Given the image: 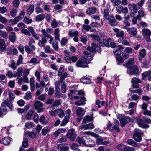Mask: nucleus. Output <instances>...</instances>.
Returning a JSON list of instances; mask_svg holds the SVG:
<instances>
[{
  "label": "nucleus",
  "instance_id": "nucleus-14",
  "mask_svg": "<svg viewBox=\"0 0 151 151\" xmlns=\"http://www.w3.org/2000/svg\"><path fill=\"white\" fill-rule=\"evenodd\" d=\"M123 28L126 29L128 33L132 35H136L137 32V29L136 28L127 27L126 26L123 27Z\"/></svg>",
  "mask_w": 151,
  "mask_h": 151
},
{
  "label": "nucleus",
  "instance_id": "nucleus-60",
  "mask_svg": "<svg viewBox=\"0 0 151 151\" xmlns=\"http://www.w3.org/2000/svg\"><path fill=\"white\" fill-rule=\"evenodd\" d=\"M139 98V96L135 94L132 95L131 96V97L129 98V99L130 101L133 100L136 101Z\"/></svg>",
  "mask_w": 151,
  "mask_h": 151
},
{
  "label": "nucleus",
  "instance_id": "nucleus-49",
  "mask_svg": "<svg viewBox=\"0 0 151 151\" xmlns=\"http://www.w3.org/2000/svg\"><path fill=\"white\" fill-rule=\"evenodd\" d=\"M8 35V34L5 31L0 30V36L3 38H6Z\"/></svg>",
  "mask_w": 151,
  "mask_h": 151
},
{
  "label": "nucleus",
  "instance_id": "nucleus-39",
  "mask_svg": "<svg viewBox=\"0 0 151 151\" xmlns=\"http://www.w3.org/2000/svg\"><path fill=\"white\" fill-rule=\"evenodd\" d=\"M71 57L72 56H71L70 54H66L64 57L66 63H71Z\"/></svg>",
  "mask_w": 151,
  "mask_h": 151
},
{
  "label": "nucleus",
  "instance_id": "nucleus-25",
  "mask_svg": "<svg viewBox=\"0 0 151 151\" xmlns=\"http://www.w3.org/2000/svg\"><path fill=\"white\" fill-rule=\"evenodd\" d=\"M86 99L85 97L81 98L80 100H77L75 102V104L77 106H83L85 104Z\"/></svg>",
  "mask_w": 151,
  "mask_h": 151
},
{
  "label": "nucleus",
  "instance_id": "nucleus-48",
  "mask_svg": "<svg viewBox=\"0 0 151 151\" xmlns=\"http://www.w3.org/2000/svg\"><path fill=\"white\" fill-rule=\"evenodd\" d=\"M17 76H18L17 78L21 76L22 74V67H19L17 70Z\"/></svg>",
  "mask_w": 151,
  "mask_h": 151
},
{
  "label": "nucleus",
  "instance_id": "nucleus-12",
  "mask_svg": "<svg viewBox=\"0 0 151 151\" xmlns=\"http://www.w3.org/2000/svg\"><path fill=\"white\" fill-rule=\"evenodd\" d=\"M142 35L145 39L147 42H149L150 40V36L151 35V32L147 28H144L142 30Z\"/></svg>",
  "mask_w": 151,
  "mask_h": 151
},
{
  "label": "nucleus",
  "instance_id": "nucleus-7",
  "mask_svg": "<svg viewBox=\"0 0 151 151\" xmlns=\"http://www.w3.org/2000/svg\"><path fill=\"white\" fill-rule=\"evenodd\" d=\"M68 75L67 73H64L60 78L59 80L57 81L55 83V87L56 89L58 90L60 89V84L63 83V81L67 77Z\"/></svg>",
  "mask_w": 151,
  "mask_h": 151
},
{
  "label": "nucleus",
  "instance_id": "nucleus-35",
  "mask_svg": "<svg viewBox=\"0 0 151 151\" xmlns=\"http://www.w3.org/2000/svg\"><path fill=\"white\" fill-rule=\"evenodd\" d=\"M59 32L60 30L59 28H57L55 30L54 33L55 40L59 41H60V34H59Z\"/></svg>",
  "mask_w": 151,
  "mask_h": 151
},
{
  "label": "nucleus",
  "instance_id": "nucleus-24",
  "mask_svg": "<svg viewBox=\"0 0 151 151\" xmlns=\"http://www.w3.org/2000/svg\"><path fill=\"white\" fill-rule=\"evenodd\" d=\"M127 143L130 145L134 147H137L138 148L140 147L138 144L131 139H129L127 140Z\"/></svg>",
  "mask_w": 151,
  "mask_h": 151
},
{
  "label": "nucleus",
  "instance_id": "nucleus-20",
  "mask_svg": "<svg viewBox=\"0 0 151 151\" xmlns=\"http://www.w3.org/2000/svg\"><path fill=\"white\" fill-rule=\"evenodd\" d=\"M57 148L60 150V151H67L69 149L68 146L64 145L63 144L58 145L57 146Z\"/></svg>",
  "mask_w": 151,
  "mask_h": 151
},
{
  "label": "nucleus",
  "instance_id": "nucleus-32",
  "mask_svg": "<svg viewBox=\"0 0 151 151\" xmlns=\"http://www.w3.org/2000/svg\"><path fill=\"white\" fill-rule=\"evenodd\" d=\"M6 75L8 78H10L13 77H17V72L16 71L12 73V71L9 70L7 72Z\"/></svg>",
  "mask_w": 151,
  "mask_h": 151
},
{
  "label": "nucleus",
  "instance_id": "nucleus-3",
  "mask_svg": "<svg viewBox=\"0 0 151 151\" xmlns=\"http://www.w3.org/2000/svg\"><path fill=\"white\" fill-rule=\"evenodd\" d=\"M25 14V12L24 10L22 11L19 16L14 18L13 19H10L9 22L11 23V25L16 24L18 22L21 20L24 17Z\"/></svg>",
  "mask_w": 151,
  "mask_h": 151
},
{
  "label": "nucleus",
  "instance_id": "nucleus-28",
  "mask_svg": "<svg viewBox=\"0 0 151 151\" xmlns=\"http://www.w3.org/2000/svg\"><path fill=\"white\" fill-rule=\"evenodd\" d=\"M118 42L120 43H122L123 45H126L130 46V45L128 41L124 39L123 38H120L118 39Z\"/></svg>",
  "mask_w": 151,
  "mask_h": 151
},
{
  "label": "nucleus",
  "instance_id": "nucleus-22",
  "mask_svg": "<svg viewBox=\"0 0 151 151\" xmlns=\"http://www.w3.org/2000/svg\"><path fill=\"white\" fill-rule=\"evenodd\" d=\"M91 48H88L87 51L88 52H89V53L91 54L92 55V54H93L95 51L96 47L97 46H96V44L94 43H92L91 44Z\"/></svg>",
  "mask_w": 151,
  "mask_h": 151
},
{
  "label": "nucleus",
  "instance_id": "nucleus-16",
  "mask_svg": "<svg viewBox=\"0 0 151 151\" xmlns=\"http://www.w3.org/2000/svg\"><path fill=\"white\" fill-rule=\"evenodd\" d=\"M147 76L148 79L149 81H151V69L147 71L144 72L142 74V79L143 80H145Z\"/></svg>",
  "mask_w": 151,
  "mask_h": 151
},
{
  "label": "nucleus",
  "instance_id": "nucleus-10",
  "mask_svg": "<svg viewBox=\"0 0 151 151\" xmlns=\"http://www.w3.org/2000/svg\"><path fill=\"white\" fill-rule=\"evenodd\" d=\"M139 71L138 67L135 65L130 66L127 71V73L129 75H133L137 74Z\"/></svg>",
  "mask_w": 151,
  "mask_h": 151
},
{
  "label": "nucleus",
  "instance_id": "nucleus-41",
  "mask_svg": "<svg viewBox=\"0 0 151 151\" xmlns=\"http://www.w3.org/2000/svg\"><path fill=\"white\" fill-rule=\"evenodd\" d=\"M9 39L12 42H14L16 39V35L15 33L12 32L10 33L9 36Z\"/></svg>",
  "mask_w": 151,
  "mask_h": 151
},
{
  "label": "nucleus",
  "instance_id": "nucleus-44",
  "mask_svg": "<svg viewBox=\"0 0 151 151\" xmlns=\"http://www.w3.org/2000/svg\"><path fill=\"white\" fill-rule=\"evenodd\" d=\"M24 134L26 136L32 138H35L36 136L35 134L33 132H27Z\"/></svg>",
  "mask_w": 151,
  "mask_h": 151
},
{
  "label": "nucleus",
  "instance_id": "nucleus-17",
  "mask_svg": "<svg viewBox=\"0 0 151 151\" xmlns=\"http://www.w3.org/2000/svg\"><path fill=\"white\" fill-rule=\"evenodd\" d=\"M107 20L108 21L109 24L111 26H115L117 24L116 21L114 17L112 16H110L109 18Z\"/></svg>",
  "mask_w": 151,
  "mask_h": 151
},
{
  "label": "nucleus",
  "instance_id": "nucleus-50",
  "mask_svg": "<svg viewBox=\"0 0 151 151\" xmlns=\"http://www.w3.org/2000/svg\"><path fill=\"white\" fill-rule=\"evenodd\" d=\"M44 49L45 52L47 53H52V49L50 48V47L49 45H47L44 47Z\"/></svg>",
  "mask_w": 151,
  "mask_h": 151
},
{
  "label": "nucleus",
  "instance_id": "nucleus-57",
  "mask_svg": "<svg viewBox=\"0 0 151 151\" xmlns=\"http://www.w3.org/2000/svg\"><path fill=\"white\" fill-rule=\"evenodd\" d=\"M116 56V60L119 63H122L124 62V60L122 58L120 55L117 54L115 55Z\"/></svg>",
  "mask_w": 151,
  "mask_h": 151
},
{
  "label": "nucleus",
  "instance_id": "nucleus-34",
  "mask_svg": "<svg viewBox=\"0 0 151 151\" xmlns=\"http://www.w3.org/2000/svg\"><path fill=\"white\" fill-rule=\"evenodd\" d=\"M81 82L83 84H88L90 83L91 81L87 77L84 76L81 78Z\"/></svg>",
  "mask_w": 151,
  "mask_h": 151
},
{
  "label": "nucleus",
  "instance_id": "nucleus-26",
  "mask_svg": "<svg viewBox=\"0 0 151 151\" xmlns=\"http://www.w3.org/2000/svg\"><path fill=\"white\" fill-rule=\"evenodd\" d=\"M124 49L123 46L121 45H119L117 47L116 50H114L113 52L114 55L117 54L120 55L121 53V50Z\"/></svg>",
  "mask_w": 151,
  "mask_h": 151
},
{
  "label": "nucleus",
  "instance_id": "nucleus-6",
  "mask_svg": "<svg viewBox=\"0 0 151 151\" xmlns=\"http://www.w3.org/2000/svg\"><path fill=\"white\" fill-rule=\"evenodd\" d=\"M142 131L138 129H135L133 136L134 140L137 142H140L142 140Z\"/></svg>",
  "mask_w": 151,
  "mask_h": 151
},
{
  "label": "nucleus",
  "instance_id": "nucleus-43",
  "mask_svg": "<svg viewBox=\"0 0 151 151\" xmlns=\"http://www.w3.org/2000/svg\"><path fill=\"white\" fill-rule=\"evenodd\" d=\"M93 120V118L92 117L87 115L84 118L83 122V123H86L88 122L92 121Z\"/></svg>",
  "mask_w": 151,
  "mask_h": 151
},
{
  "label": "nucleus",
  "instance_id": "nucleus-21",
  "mask_svg": "<svg viewBox=\"0 0 151 151\" xmlns=\"http://www.w3.org/2000/svg\"><path fill=\"white\" fill-rule=\"evenodd\" d=\"M85 111L81 107H78L77 108L76 110V115L78 116H81L84 115Z\"/></svg>",
  "mask_w": 151,
  "mask_h": 151
},
{
  "label": "nucleus",
  "instance_id": "nucleus-55",
  "mask_svg": "<svg viewBox=\"0 0 151 151\" xmlns=\"http://www.w3.org/2000/svg\"><path fill=\"white\" fill-rule=\"evenodd\" d=\"M28 145V140L27 138H24L22 143V146L24 148L27 147Z\"/></svg>",
  "mask_w": 151,
  "mask_h": 151
},
{
  "label": "nucleus",
  "instance_id": "nucleus-30",
  "mask_svg": "<svg viewBox=\"0 0 151 151\" xmlns=\"http://www.w3.org/2000/svg\"><path fill=\"white\" fill-rule=\"evenodd\" d=\"M51 127L49 126H47L43 128L42 129V133L43 136L46 135L50 131Z\"/></svg>",
  "mask_w": 151,
  "mask_h": 151
},
{
  "label": "nucleus",
  "instance_id": "nucleus-42",
  "mask_svg": "<svg viewBox=\"0 0 151 151\" xmlns=\"http://www.w3.org/2000/svg\"><path fill=\"white\" fill-rule=\"evenodd\" d=\"M138 15H137V18L138 20L140 21L141 20V18L144 16V12L142 10H140L138 12Z\"/></svg>",
  "mask_w": 151,
  "mask_h": 151
},
{
  "label": "nucleus",
  "instance_id": "nucleus-53",
  "mask_svg": "<svg viewBox=\"0 0 151 151\" xmlns=\"http://www.w3.org/2000/svg\"><path fill=\"white\" fill-rule=\"evenodd\" d=\"M34 10V6L33 5H31L28 8L27 12L29 15H31L33 12Z\"/></svg>",
  "mask_w": 151,
  "mask_h": 151
},
{
  "label": "nucleus",
  "instance_id": "nucleus-37",
  "mask_svg": "<svg viewBox=\"0 0 151 151\" xmlns=\"http://www.w3.org/2000/svg\"><path fill=\"white\" fill-rule=\"evenodd\" d=\"M34 113V111L30 109L28 111L26 115V118L27 120H30L32 119V117Z\"/></svg>",
  "mask_w": 151,
  "mask_h": 151
},
{
  "label": "nucleus",
  "instance_id": "nucleus-64",
  "mask_svg": "<svg viewBox=\"0 0 151 151\" xmlns=\"http://www.w3.org/2000/svg\"><path fill=\"white\" fill-rule=\"evenodd\" d=\"M21 31L22 33L25 35H27L28 36H30L31 35V33L27 29H22Z\"/></svg>",
  "mask_w": 151,
  "mask_h": 151
},
{
  "label": "nucleus",
  "instance_id": "nucleus-33",
  "mask_svg": "<svg viewBox=\"0 0 151 151\" xmlns=\"http://www.w3.org/2000/svg\"><path fill=\"white\" fill-rule=\"evenodd\" d=\"M146 52L145 50L144 49H142L139 53V56L138 58L140 61H141L142 59L144 58L146 55Z\"/></svg>",
  "mask_w": 151,
  "mask_h": 151
},
{
  "label": "nucleus",
  "instance_id": "nucleus-46",
  "mask_svg": "<svg viewBox=\"0 0 151 151\" xmlns=\"http://www.w3.org/2000/svg\"><path fill=\"white\" fill-rule=\"evenodd\" d=\"M105 104V102L104 101L100 102L99 100H97L96 101V104L98 106L99 108H101L102 106H104Z\"/></svg>",
  "mask_w": 151,
  "mask_h": 151
},
{
  "label": "nucleus",
  "instance_id": "nucleus-58",
  "mask_svg": "<svg viewBox=\"0 0 151 151\" xmlns=\"http://www.w3.org/2000/svg\"><path fill=\"white\" fill-rule=\"evenodd\" d=\"M17 9H12L10 11V14L11 16L13 17H14L16 15V13L17 12Z\"/></svg>",
  "mask_w": 151,
  "mask_h": 151
},
{
  "label": "nucleus",
  "instance_id": "nucleus-13",
  "mask_svg": "<svg viewBox=\"0 0 151 151\" xmlns=\"http://www.w3.org/2000/svg\"><path fill=\"white\" fill-rule=\"evenodd\" d=\"M117 118L120 120V125L122 127H124L128 122L127 121L126 119L125 118V115L124 114H119Z\"/></svg>",
  "mask_w": 151,
  "mask_h": 151
},
{
  "label": "nucleus",
  "instance_id": "nucleus-40",
  "mask_svg": "<svg viewBox=\"0 0 151 151\" xmlns=\"http://www.w3.org/2000/svg\"><path fill=\"white\" fill-rule=\"evenodd\" d=\"M12 140V138L8 137H5L3 140V143L5 145H8Z\"/></svg>",
  "mask_w": 151,
  "mask_h": 151
},
{
  "label": "nucleus",
  "instance_id": "nucleus-56",
  "mask_svg": "<svg viewBox=\"0 0 151 151\" xmlns=\"http://www.w3.org/2000/svg\"><path fill=\"white\" fill-rule=\"evenodd\" d=\"M50 112L51 116H54L56 114L57 111L54 110L53 106H52L50 109Z\"/></svg>",
  "mask_w": 151,
  "mask_h": 151
},
{
  "label": "nucleus",
  "instance_id": "nucleus-51",
  "mask_svg": "<svg viewBox=\"0 0 151 151\" xmlns=\"http://www.w3.org/2000/svg\"><path fill=\"white\" fill-rule=\"evenodd\" d=\"M108 10L106 9H104V17L106 19H107L110 17L109 16Z\"/></svg>",
  "mask_w": 151,
  "mask_h": 151
},
{
  "label": "nucleus",
  "instance_id": "nucleus-45",
  "mask_svg": "<svg viewBox=\"0 0 151 151\" xmlns=\"http://www.w3.org/2000/svg\"><path fill=\"white\" fill-rule=\"evenodd\" d=\"M25 127L28 129L32 128L34 127V124L30 122H27L25 123Z\"/></svg>",
  "mask_w": 151,
  "mask_h": 151
},
{
  "label": "nucleus",
  "instance_id": "nucleus-23",
  "mask_svg": "<svg viewBox=\"0 0 151 151\" xmlns=\"http://www.w3.org/2000/svg\"><path fill=\"white\" fill-rule=\"evenodd\" d=\"M97 10V9L95 7L89 8L88 9L86 12L88 14L91 15L95 14Z\"/></svg>",
  "mask_w": 151,
  "mask_h": 151
},
{
  "label": "nucleus",
  "instance_id": "nucleus-59",
  "mask_svg": "<svg viewBox=\"0 0 151 151\" xmlns=\"http://www.w3.org/2000/svg\"><path fill=\"white\" fill-rule=\"evenodd\" d=\"M68 41V40L66 38L64 37L61 39L60 43L62 46H64L67 43Z\"/></svg>",
  "mask_w": 151,
  "mask_h": 151
},
{
  "label": "nucleus",
  "instance_id": "nucleus-4",
  "mask_svg": "<svg viewBox=\"0 0 151 151\" xmlns=\"http://www.w3.org/2000/svg\"><path fill=\"white\" fill-rule=\"evenodd\" d=\"M5 106L8 107L10 109L12 108V105L11 102L8 100L5 101L2 104V106L0 109V111L2 112V114H6L7 112V111Z\"/></svg>",
  "mask_w": 151,
  "mask_h": 151
},
{
  "label": "nucleus",
  "instance_id": "nucleus-29",
  "mask_svg": "<svg viewBox=\"0 0 151 151\" xmlns=\"http://www.w3.org/2000/svg\"><path fill=\"white\" fill-rule=\"evenodd\" d=\"M39 121L42 124L45 125L47 124L48 123V121L46 120L45 116L43 115H42L40 116Z\"/></svg>",
  "mask_w": 151,
  "mask_h": 151
},
{
  "label": "nucleus",
  "instance_id": "nucleus-15",
  "mask_svg": "<svg viewBox=\"0 0 151 151\" xmlns=\"http://www.w3.org/2000/svg\"><path fill=\"white\" fill-rule=\"evenodd\" d=\"M141 82L140 79L136 77L133 78L131 80V83L132 84L133 87L134 88H138L139 86L138 84Z\"/></svg>",
  "mask_w": 151,
  "mask_h": 151
},
{
  "label": "nucleus",
  "instance_id": "nucleus-5",
  "mask_svg": "<svg viewBox=\"0 0 151 151\" xmlns=\"http://www.w3.org/2000/svg\"><path fill=\"white\" fill-rule=\"evenodd\" d=\"M106 126L107 130L110 132L115 131L117 132H119L120 131L119 127H117V126L114 124H111L109 121H108Z\"/></svg>",
  "mask_w": 151,
  "mask_h": 151
},
{
  "label": "nucleus",
  "instance_id": "nucleus-31",
  "mask_svg": "<svg viewBox=\"0 0 151 151\" xmlns=\"http://www.w3.org/2000/svg\"><path fill=\"white\" fill-rule=\"evenodd\" d=\"M112 41V39L110 38H104L103 40V43L105 46L109 47H110V43Z\"/></svg>",
  "mask_w": 151,
  "mask_h": 151
},
{
  "label": "nucleus",
  "instance_id": "nucleus-38",
  "mask_svg": "<svg viewBox=\"0 0 151 151\" xmlns=\"http://www.w3.org/2000/svg\"><path fill=\"white\" fill-rule=\"evenodd\" d=\"M78 34V32L77 31L72 30L69 31L68 35L70 37H73L77 36Z\"/></svg>",
  "mask_w": 151,
  "mask_h": 151
},
{
  "label": "nucleus",
  "instance_id": "nucleus-62",
  "mask_svg": "<svg viewBox=\"0 0 151 151\" xmlns=\"http://www.w3.org/2000/svg\"><path fill=\"white\" fill-rule=\"evenodd\" d=\"M51 26L53 28H56L58 25L57 22L55 19H53L51 22Z\"/></svg>",
  "mask_w": 151,
  "mask_h": 151
},
{
  "label": "nucleus",
  "instance_id": "nucleus-1",
  "mask_svg": "<svg viewBox=\"0 0 151 151\" xmlns=\"http://www.w3.org/2000/svg\"><path fill=\"white\" fill-rule=\"evenodd\" d=\"M84 54L86 57L79 59L76 64L77 66L83 68L88 67V61L92 60L93 58L91 54H89L88 52L85 51Z\"/></svg>",
  "mask_w": 151,
  "mask_h": 151
},
{
  "label": "nucleus",
  "instance_id": "nucleus-63",
  "mask_svg": "<svg viewBox=\"0 0 151 151\" xmlns=\"http://www.w3.org/2000/svg\"><path fill=\"white\" fill-rule=\"evenodd\" d=\"M52 46L53 48L56 51H57L59 48L58 42L55 41L53 42Z\"/></svg>",
  "mask_w": 151,
  "mask_h": 151
},
{
  "label": "nucleus",
  "instance_id": "nucleus-27",
  "mask_svg": "<svg viewBox=\"0 0 151 151\" xmlns=\"http://www.w3.org/2000/svg\"><path fill=\"white\" fill-rule=\"evenodd\" d=\"M6 45L5 44L4 40L2 39H0V48L2 51L5 50Z\"/></svg>",
  "mask_w": 151,
  "mask_h": 151
},
{
  "label": "nucleus",
  "instance_id": "nucleus-11",
  "mask_svg": "<svg viewBox=\"0 0 151 151\" xmlns=\"http://www.w3.org/2000/svg\"><path fill=\"white\" fill-rule=\"evenodd\" d=\"M67 138L71 141H74L76 136V134L73 129H69L66 135Z\"/></svg>",
  "mask_w": 151,
  "mask_h": 151
},
{
  "label": "nucleus",
  "instance_id": "nucleus-36",
  "mask_svg": "<svg viewBox=\"0 0 151 151\" xmlns=\"http://www.w3.org/2000/svg\"><path fill=\"white\" fill-rule=\"evenodd\" d=\"M45 17L44 14H41L37 15L35 17V20L37 22H40L43 20Z\"/></svg>",
  "mask_w": 151,
  "mask_h": 151
},
{
  "label": "nucleus",
  "instance_id": "nucleus-19",
  "mask_svg": "<svg viewBox=\"0 0 151 151\" xmlns=\"http://www.w3.org/2000/svg\"><path fill=\"white\" fill-rule=\"evenodd\" d=\"M137 122L138 125L140 127L145 128H147L149 127V126L147 124H145L144 121L141 119H138Z\"/></svg>",
  "mask_w": 151,
  "mask_h": 151
},
{
  "label": "nucleus",
  "instance_id": "nucleus-8",
  "mask_svg": "<svg viewBox=\"0 0 151 151\" xmlns=\"http://www.w3.org/2000/svg\"><path fill=\"white\" fill-rule=\"evenodd\" d=\"M35 43V42L32 39H30V41L29 42V45L31 47V49L29 48V47L27 45L25 46V51L28 53H30L32 52L35 50V47L32 44Z\"/></svg>",
  "mask_w": 151,
  "mask_h": 151
},
{
  "label": "nucleus",
  "instance_id": "nucleus-47",
  "mask_svg": "<svg viewBox=\"0 0 151 151\" xmlns=\"http://www.w3.org/2000/svg\"><path fill=\"white\" fill-rule=\"evenodd\" d=\"M126 146L122 144H119L116 146L117 149L119 150L124 151Z\"/></svg>",
  "mask_w": 151,
  "mask_h": 151
},
{
  "label": "nucleus",
  "instance_id": "nucleus-18",
  "mask_svg": "<svg viewBox=\"0 0 151 151\" xmlns=\"http://www.w3.org/2000/svg\"><path fill=\"white\" fill-rule=\"evenodd\" d=\"M113 29L116 33V36L118 37L123 38L124 32L123 31H119V29L116 28H113Z\"/></svg>",
  "mask_w": 151,
  "mask_h": 151
},
{
  "label": "nucleus",
  "instance_id": "nucleus-61",
  "mask_svg": "<svg viewBox=\"0 0 151 151\" xmlns=\"http://www.w3.org/2000/svg\"><path fill=\"white\" fill-rule=\"evenodd\" d=\"M116 12L118 14H120L122 12L123 6L121 5H119L116 7Z\"/></svg>",
  "mask_w": 151,
  "mask_h": 151
},
{
  "label": "nucleus",
  "instance_id": "nucleus-54",
  "mask_svg": "<svg viewBox=\"0 0 151 151\" xmlns=\"http://www.w3.org/2000/svg\"><path fill=\"white\" fill-rule=\"evenodd\" d=\"M134 61V60L133 58L129 60L126 63V64L124 65L126 66L127 68H129V67H130V66L133 64Z\"/></svg>",
  "mask_w": 151,
  "mask_h": 151
},
{
  "label": "nucleus",
  "instance_id": "nucleus-2",
  "mask_svg": "<svg viewBox=\"0 0 151 151\" xmlns=\"http://www.w3.org/2000/svg\"><path fill=\"white\" fill-rule=\"evenodd\" d=\"M76 140L78 142L79 144L83 146H88L90 147H93L95 145V142L92 140L89 137L83 136L81 139L80 137H77Z\"/></svg>",
  "mask_w": 151,
  "mask_h": 151
},
{
  "label": "nucleus",
  "instance_id": "nucleus-52",
  "mask_svg": "<svg viewBox=\"0 0 151 151\" xmlns=\"http://www.w3.org/2000/svg\"><path fill=\"white\" fill-rule=\"evenodd\" d=\"M23 21L26 24H29L32 22V20L31 19L27 18V17H25Z\"/></svg>",
  "mask_w": 151,
  "mask_h": 151
},
{
  "label": "nucleus",
  "instance_id": "nucleus-9",
  "mask_svg": "<svg viewBox=\"0 0 151 151\" xmlns=\"http://www.w3.org/2000/svg\"><path fill=\"white\" fill-rule=\"evenodd\" d=\"M43 106V104L39 101H37L34 104L35 108L38 113L42 112L44 110V108L42 107Z\"/></svg>",
  "mask_w": 151,
  "mask_h": 151
}]
</instances>
